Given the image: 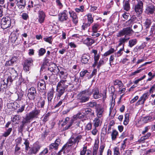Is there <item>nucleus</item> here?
<instances>
[{"instance_id":"nucleus-60","label":"nucleus","mask_w":155,"mask_h":155,"mask_svg":"<svg viewBox=\"0 0 155 155\" xmlns=\"http://www.w3.org/2000/svg\"><path fill=\"white\" fill-rule=\"evenodd\" d=\"M25 106L22 105L21 107L18 109L17 110V112L18 113L22 112L24 110Z\"/></svg>"},{"instance_id":"nucleus-48","label":"nucleus","mask_w":155,"mask_h":155,"mask_svg":"<svg viewBox=\"0 0 155 155\" xmlns=\"http://www.w3.org/2000/svg\"><path fill=\"white\" fill-rule=\"evenodd\" d=\"M15 2H7V6L10 8H12L15 6Z\"/></svg>"},{"instance_id":"nucleus-56","label":"nucleus","mask_w":155,"mask_h":155,"mask_svg":"<svg viewBox=\"0 0 155 155\" xmlns=\"http://www.w3.org/2000/svg\"><path fill=\"white\" fill-rule=\"evenodd\" d=\"M20 117L19 115H15L13 118L12 121L13 122H17L19 120Z\"/></svg>"},{"instance_id":"nucleus-24","label":"nucleus","mask_w":155,"mask_h":155,"mask_svg":"<svg viewBox=\"0 0 155 155\" xmlns=\"http://www.w3.org/2000/svg\"><path fill=\"white\" fill-rule=\"evenodd\" d=\"M93 124L94 127H97L101 125V122L100 121L99 118L96 117L93 120Z\"/></svg>"},{"instance_id":"nucleus-3","label":"nucleus","mask_w":155,"mask_h":155,"mask_svg":"<svg viewBox=\"0 0 155 155\" xmlns=\"http://www.w3.org/2000/svg\"><path fill=\"white\" fill-rule=\"evenodd\" d=\"M40 110H39L35 109L26 114V117L23 120L22 126H23L26 124L30 123L31 120L34 118H37L39 115Z\"/></svg>"},{"instance_id":"nucleus-18","label":"nucleus","mask_w":155,"mask_h":155,"mask_svg":"<svg viewBox=\"0 0 155 155\" xmlns=\"http://www.w3.org/2000/svg\"><path fill=\"white\" fill-rule=\"evenodd\" d=\"M40 147L38 145H35L32 147L28 151V154L32 155L36 154L40 149Z\"/></svg>"},{"instance_id":"nucleus-41","label":"nucleus","mask_w":155,"mask_h":155,"mask_svg":"<svg viewBox=\"0 0 155 155\" xmlns=\"http://www.w3.org/2000/svg\"><path fill=\"white\" fill-rule=\"evenodd\" d=\"M94 114V112L92 109L90 108H86V115H93Z\"/></svg>"},{"instance_id":"nucleus-39","label":"nucleus","mask_w":155,"mask_h":155,"mask_svg":"<svg viewBox=\"0 0 155 155\" xmlns=\"http://www.w3.org/2000/svg\"><path fill=\"white\" fill-rule=\"evenodd\" d=\"M118 134V132L116 130H113L111 134V138L113 140H115Z\"/></svg>"},{"instance_id":"nucleus-58","label":"nucleus","mask_w":155,"mask_h":155,"mask_svg":"<svg viewBox=\"0 0 155 155\" xmlns=\"http://www.w3.org/2000/svg\"><path fill=\"white\" fill-rule=\"evenodd\" d=\"M23 80L22 78L20 77L18 79V81L16 82V84L17 85H19L21 84V83L23 81Z\"/></svg>"},{"instance_id":"nucleus-31","label":"nucleus","mask_w":155,"mask_h":155,"mask_svg":"<svg viewBox=\"0 0 155 155\" xmlns=\"http://www.w3.org/2000/svg\"><path fill=\"white\" fill-rule=\"evenodd\" d=\"M105 147V144H101L100 147L98 152L97 153V155H102Z\"/></svg>"},{"instance_id":"nucleus-17","label":"nucleus","mask_w":155,"mask_h":155,"mask_svg":"<svg viewBox=\"0 0 155 155\" xmlns=\"http://www.w3.org/2000/svg\"><path fill=\"white\" fill-rule=\"evenodd\" d=\"M92 93H93V97L95 99H97L101 97L102 94L99 92V89L97 87H95L92 90Z\"/></svg>"},{"instance_id":"nucleus-62","label":"nucleus","mask_w":155,"mask_h":155,"mask_svg":"<svg viewBox=\"0 0 155 155\" xmlns=\"http://www.w3.org/2000/svg\"><path fill=\"white\" fill-rule=\"evenodd\" d=\"M22 18L25 20H27L28 17V15L26 13H23L22 15Z\"/></svg>"},{"instance_id":"nucleus-54","label":"nucleus","mask_w":155,"mask_h":155,"mask_svg":"<svg viewBox=\"0 0 155 155\" xmlns=\"http://www.w3.org/2000/svg\"><path fill=\"white\" fill-rule=\"evenodd\" d=\"M124 49V47H123L122 48H121L115 54L116 55L117 57H118L120 56L122 54V51Z\"/></svg>"},{"instance_id":"nucleus-47","label":"nucleus","mask_w":155,"mask_h":155,"mask_svg":"<svg viewBox=\"0 0 155 155\" xmlns=\"http://www.w3.org/2000/svg\"><path fill=\"white\" fill-rule=\"evenodd\" d=\"M46 52V50L44 48H40L38 51V54L39 56L43 55Z\"/></svg>"},{"instance_id":"nucleus-12","label":"nucleus","mask_w":155,"mask_h":155,"mask_svg":"<svg viewBox=\"0 0 155 155\" xmlns=\"http://www.w3.org/2000/svg\"><path fill=\"white\" fill-rule=\"evenodd\" d=\"M149 96L148 92L143 94L139 98L138 101L136 103V105H138L140 104H143L145 101L147 100Z\"/></svg>"},{"instance_id":"nucleus-14","label":"nucleus","mask_w":155,"mask_h":155,"mask_svg":"<svg viewBox=\"0 0 155 155\" xmlns=\"http://www.w3.org/2000/svg\"><path fill=\"white\" fill-rule=\"evenodd\" d=\"M145 12L147 15H155V6L152 5L148 6L146 8Z\"/></svg>"},{"instance_id":"nucleus-8","label":"nucleus","mask_w":155,"mask_h":155,"mask_svg":"<svg viewBox=\"0 0 155 155\" xmlns=\"http://www.w3.org/2000/svg\"><path fill=\"white\" fill-rule=\"evenodd\" d=\"M137 3L134 6V10L137 14H140L142 13L143 3L140 0H137Z\"/></svg>"},{"instance_id":"nucleus-27","label":"nucleus","mask_w":155,"mask_h":155,"mask_svg":"<svg viewBox=\"0 0 155 155\" xmlns=\"http://www.w3.org/2000/svg\"><path fill=\"white\" fill-rule=\"evenodd\" d=\"M18 36L15 33H12L10 36V40L12 43H14L18 39Z\"/></svg>"},{"instance_id":"nucleus-34","label":"nucleus","mask_w":155,"mask_h":155,"mask_svg":"<svg viewBox=\"0 0 155 155\" xmlns=\"http://www.w3.org/2000/svg\"><path fill=\"white\" fill-rule=\"evenodd\" d=\"M114 84L115 86L117 85L119 89H120L123 86V84L121 81L118 80L114 81Z\"/></svg>"},{"instance_id":"nucleus-5","label":"nucleus","mask_w":155,"mask_h":155,"mask_svg":"<svg viewBox=\"0 0 155 155\" xmlns=\"http://www.w3.org/2000/svg\"><path fill=\"white\" fill-rule=\"evenodd\" d=\"M1 27L5 29L9 27L11 25V20L10 18L8 17L3 18L1 21Z\"/></svg>"},{"instance_id":"nucleus-44","label":"nucleus","mask_w":155,"mask_h":155,"mask_svg":"<svg viewBox=\"0 0 155 155\" xmlns=\"http://www.w3.org/2000/svg\"><path fill=\"white\" fill-rule=\"evenodd\" d=\"M87 20L88 22L92 23L93 22V18L92 17V15L91 13L87 14Z\"/></svg>"},{"instance_id":"nucleus-42","label":"nucleus","mask_w":155,"mask_h":155,"mask_svg":"<svg viewBox=\"0 0 155 155\" xmlns=\"http://www.w3.org/2000/svg\"><path fill=\"white\" fill-rule=\"evenodd\" d=\"M114 48H111L109 49L108 51L105 52L104 54V56L106 57L108 55L114 52Z\"/></svg>"},{"instance_id":"nucleus-29","label":"nucleus","mask_w":155,"mask_h":155,"mask_svg":"<svg viewBox=\"0 0 155 155\" xmlns=\"http://www.w3.org/2000/svg\"><path fill=\"white\" fill-rule=\"evenodd\" d=\"M137 40L136 38H134L130 40L128 42V46L130 48L132 47L137 43Z\"/></svg>"},{"instance_id":"nucleus-43","label":"nucleus","mask_w":155,"mask_h":155,"mask_svg":"<svg viewBox=\"0 0 155 155\" xmlns=\"http://www.w3.org/2000/svg\"><path fill=\"white\" fill-rule=\"evenodd\" d=\"M152 23L151 20L150 19H147L145 22V24L146 26V28H148L150 27V25Z\"/></svg>"},{"instance_id":"nucleus-63","label":"nucleus","mask_w":155,"mask_h":155,"mask_svg":"<svg viewBox=\"0 0 155 155\" xmlns=\"http://www.w3.org/2000/svg\"><path fill=\"white\" fill-rule=\"evenodd\" d=\"M16 144L17 145L20 144H21V141H22V138L21 137L18 138L16 140Z\"/></svg>"},{"instance_id":"nucleus-16","label":"nucleus","mask_w":155,"mask_h":155,"mask_svg":"<svg viewBox=\"0 0 155 155\" xmlns=\"http://www.w3.org/2000/svg\"><path fill=\"white\" fill-rule=\"evenodd\" d=\"M70 17L72 18V21L75 25L78 22V17L75 12L72 11L69 12Z\"/></svg>"},{"instance_id":"nucleus-20","label":"nucleus","mask_w":155,"mask_h":155,"mask_svg":"<svg viewBox=\"0 0 155 155\" xmlns=\"http://www.w3.org/2000/svg\"><path fill=\"white\" fill-rule=\"evenodd\" d=\"M61 140L59 139H57L54 143H51L49 145V150H51L53 149H57L58 146L60 143Z\"/></svg>"},{"instance_id":"nucleus-6","label":"nucleus","mask_w":155,"mask_h":155,"mask_svg":"<svg viewBox=\"0 0 155 155\" xmlns=\"http://www.w3.org/2000/svg\"><path fill=\"white\" fill-rule=\"evenodd\" d=\"M133 32L132 30L130 27H127L123 28L117 34V36L120 37L124 35L130 36Z\"/></svg>"},{"instance_id":"nucleus-33","label":"nucleus","mask_w":155,"mask_h":155,"mask_svg":"<svg viewBox=\"0 0 155 155\" xmlns=\"http://www.w3.org/2000/svg\"><path fill=\"white\" fill-rule=\"evenodd\" d=\"M151 119L152 117L150 116L143 117L141 118V121L142 122V123H146Z\"/></svg>"},{"instance_id":"nucleus-25","label":"nucleus","mask_w":155,"mask_h":155,"mask_svg":"<svg viewBox=\"0 0 155 155\" xmlns=\"http://www.w3.org/2000/svg\"><path fill=\"white\" fill-rule=\"evenodd\" d=\"M100 28V24L98 23H94L93 24L92 27L93 32L94 33H96L97 32L98 30Z\"/></svg>"},{"instance_id":"nucleus-64","label":"nucleus","mask_w":155,"mask_h":155,"mask_svg":"<svg viewBox=\"0 0 155 155\" xmlns=\"http://www.w3.org/2000/svg\"><path fill=\"white\" fill-rule=\"evenodd\" d=\"M43 84H46L45 81L43 80H41L38 84V86H42Z\"/></svg>"},{"instance_id":"nucleus-15","label":"nucleus","mask_w":155,"mask_h":155,"mask_svg":"<svg viewBox=\"0 0 155 155\" xmlns=\"http://www.w3.org/2000/svg\"><path fill=\"white\" fill-rule=\"evenodd\" d=\"M38 21L41 24L44 22L46 17L45 13L42 10H40L38 12Z\"/></svg>"},{"instance_id":"nucleus-35","label":"nucleus","mask_w":155,"mask_h":155,"mask_svg":"<svg viewBox=\"0 0 155 155\" xmlns=\"http://www.w3.org/2000/svg\"><path fill=\"white\" fill-rule=\"evenodd\" d=\"M12 79V78L11 76H9L6 79V81L5 79L3 80L5 84L7 85L8 84H10L13 81Z\"/></svg>"},{"instance_id":"nucleus-49","label":"nucleus","mask_w":155,"mask_h":155,"mask_svg":"<svg viewBox=\"0 0 155 155\" xmlns=\"http://www.w3.org/2000/svg\"><path fill=\"white\" fill-rule=\"evenodd\" d=\"M87 150V147L86 146H84L83 147L82 150L80 152L81 155H84L86 153Z\"/></svg>"},{"instance_id":"nucleus-45","label":"nucleus","mask_w":155,"mask_h":155,"mask_svg":"<svg viewBox=\"0 0 155 155\" xmlns=\"http://www.w3.org/2000/svg\"><path fill=\"white\" fill-rule=\"evenodd\" d=\"M12 128H8L6 131L3 134V136L5 137H7L8 136L11 132L12 131Z\"/></svg>"},{"instance_id":"nucleus-50","label":"nucleus","mask_w":155,"mask_h":155,"mask_svg":"<svg viewBox=\"0 0 155 155\" xmlns=\"http://www.w3.org/2000/svg\"><path fill=\"white\" fill-rule=\"evenodd\" d=\"M5 5L3 6H0V17H2L3 15V9L5 8Z\"/></svg>"},{"instance_id":"nucleus-21","label":"nucleus","mask_w":155,"mask_h":155,"mask_svg":"<svg viewBox=\"0 0 155 155\" xmlns=\"http://www.w3.org/2000/svg\"><path fill=\"white\" fill-rule=\"evenodd\" d=\"M61 71L58 68V70L60 78L61 79H65L67 77L68 75V73L65 72V70L64 69L60 67Z\"/></svg>"},{"instance_id":"nucleus-37","label":"nucleus","mask_w":155,"mask_h":155,"mask_svg":"<svg viewBox=\"0 0 155 155\" xmlns=\"http://www.w3.org/2000/svg\"><path fill=\"white\" fill-rule=\"evenodd\" d=\"M53 38L52 36L50 37H46L43 38L44 40L46 42H48L50 44H51Z\"/></svg>"},{"instance_id":"nucleus-19","label":"nucleus","mask_w":155,"mask_h":155,"mask_svg":"<svg viewBox=\"0 0 155 155\" xmlns=\"http://www.w3.org/2000/svg\"><path fill=\"white\" fill-rule=\"evenodd\" d=\"M16 4L18 8L21 10L23 9L26 5L25 0H16Z\"/></svg>"},{"instance_id":"nucleus-38","label":"nucleus","mask_w":155,"mask_h":155,"mask_svg":"<svg viewBox=\"0 0 155 155\" xmlns=\"http://www.w3.org/2000/svg\"><path fill=\"white\" fill-rule=\"evenodd\" d=\"M54 92L53 91H50L48 94V99L49 103L51 102L53 97Z\"/></svg>"},{"instance_id":"nucleus-52","label":"nucleus","mask_w":155,"mask_h":155,"mask_svg":"<svg viewBox=\"0 0 155 155\" xmlns=\"http://www.w3.org/2000/svg\"><path fill=\"white\" fill-rule=\"evenodd\" d=\"M155 92V84H153L150 88L149 92L150 94H152Z\"/></svg>"},{"instance_id":"nucleus-4","label":"nucleus","mask_w":155,"mask_h":155,"mask_svg":"<svg viewBox=\"0 0 155 155\" xmlns=\"http://www.w3.org/2000/svg\"><path fill=\"white\" fill-rule=\"evenodd\" d=\"M92 94L91 90L88 88L81 92L78 95V99L81 103L88 101L89 99V96Z\"/></svg>"},{"instance_id":"nucleus-13","label":"nucleus","mask_w":155,"mask_h":155,"mask_svg":"<svg viewBox=\"0 0 155 155\" xmlns=\"http://www.w3.org/2000/svg\"><path fill=\"white\" fill-rule=\"evenodd\" d=\"M104 110V107L100 104H98L97 107H95V112L98 118H101L102 117Z\"/></svg>"},{"instance_id":"nucleus-2","label":"nucleus","mask_w":155,"mask_h":155,"mask_svg":"<svg viewBox=\"0 0 155 155\" xmlns=\"http://www.w3.org/2000/svg\"><path fill=\"white\" fill-rule=\"evenodd\" d=\"M82 137L81 135H79L71 138L68 141L63 147L61 150L62 151L64 150V152L66 150L67 151H69L71 149V146L75 143H77L78 144Z\"/></svg>"},{"instance_id":"nucleus-32","label":"nucleus","mask_w":155,"mask_h":155,"mask_svg":"<svg viewBox=\"0 0 155 155\" xmlns=\"http://www.w3.org/2000/svg\"><path fill=\"white\" fill-rule=\"evenodd\" d=\"M84 42L88 45L91 46L94 42V41L91 38H87L84 40Z\"/></svg>"},{"instance_id":"nucleus-9","label":"nucleus","mask_w":155,"mask_h":155,"mask_svg":"<svg viewBox=\"0 0 155 155\" xmlns=\"http://www.w3.org/2000/svg\"><path fill=\"white\" fill-rule=\"evenodd\" d=\"M58 20L61 22L67 21L68 18L67 11L64 10L58 15Z\"/></svg>"},{"instance_id":"nucleus-55","label":"nucleus","mask_w":155,"mask_h":155,"mask_svg":"<svg viewBox=\"0 0 155 155\" xmlns=\"http://www.w3.org/2000/svg\"><path fill=\"white\" fill-rule=\"evenodd\" d=\"M24 144L25 145V150H28V148L29 147V143L28 141L27 140H25V142L24 143Z\"/></svg>"},{"instance_id":"nucleus-26","label":"nucleus","mask_w":155,"mask_h":155,"mask_svg":"<svg viewBox=\"0 0 155 155\" xmlns=\"http://www.w3.org/2000/svg\"><path fill=\"white\" fill-rule=\"evenodd\" d=\"M151 135L150 133H147L145 136L141 137L140 139L138 140V142L140 143H144V140L148 138Z\"/></svg>"},{"instance_id":"nucleus-61","label":"nucleus","mask_w":155,"mask_h":155,"mask_svg":"<svg viewBox=\"0 0 155 155\" xmlns=\"http://www.w3.org/2000/svg\"><path fill=\"white\" fill-rule=\"evenodd\" d=\"M125 143L126 142L125 140L123 142V143L121 144L120 150H123L125 148L126 146Z\"/></svg>"},{"instance_id":"nucleus-7","label":"nucleus","mask_w":155,"mask_h":155,"mask_svg":"<svg viewBox=\"0 0 155 155\" xmlns=\"http://www.w3.org/2000/svg\"><path fill=\"white\" fill-rule=\"evenodd\" d=\"M84 116L81 113H78L77 114L74 115L73 117V119L71 120L68 126H66L63 128V130H65L70 128V127L72 126L73 123L75 121V119H76L78 118H82L84 117Z\"/></svg>"},{"instance_id":"nucleus-36","label":"nucleus","mask_w":155,"mask_h":155,"mask_svg":"<svg viewBox=\"0 0 155 155\" xmlns=\"http://www.w3.org/2000/svg\"><path fill=\"white\" fill-rule=\"evenodd\" d=\"M97 105L98 104H97L96 102L93 101L89 102L87 104V105L88 107L91 108H93L94 107H97Z\"/></svg>"},{"instance_id":"nucleus-11","label":"nucleus","mask_w":155,"mask_h":155,"mask_svg":"<svg viewBox=\"0 0 155 155\" xmlns=\"http://www.w3.org/2000/svg\"><path fill=\"white\" fill-rule=\"evenodd\" d=\"M37 91L35 88L32 87L28 90L27 96L30 100H34Z\"/></svg>"},{"instance_id":"nucleus-51","label":"nucleus","mask_w":155,"mask_h":155,"mask_svg":"<svg viewBox=\"0 0 155 155\" xmlns=\"http://www.w3.org/2000/svg\"><path fill=\"white\" fill-rule=\"evenodd\" d=\"M49 113H48L44 117V118L43 120V123H45L48 119V117L49 116Z\"/></svg>"},{"instance_id":"nucleus-30","label":"nucleus","mask_w":155,"mask_h":155,"mask_svg":"<svg viewBox=\"0 0 155 155\" xmlns=\"http://www.w3.org/2000/svg\"><path fill=\"white\" fill-rule=\"evenodd\" d=\"M98 142L97 143L96 141L94 143L93 147V150L92 151V155H97V153L98 151V148L99 147Z\"/></svg>"},{"instance_id":"nucleus-28","label":"nucleus","mask_w":155,"mask_h":155,"mask_svg":"<svg viewBox=\"0 0 155 155\" xmlns=\"http://www.w3.org/2000/svg\"><path fill=\"white\" fill-rule=\"evenodd\" d=\"M129 38H121L119 39L118 41L119 44L117 45L118 47H119L121 45H123V47H124V45L125 42H127Z\"/></svg>"},{"instance_id":"nucleus-53","label":"nucleus","mask_w":155,"mask_h":155,"mask_svg":"<svg viewBox=\"0 0 155 155\" xmlns=\"http://www.w3.org/2000/svg\"><path fill=\"white\" fill-rule=\"evenodd\" d=\"M14 64V63L10 59L6 62L5 65L6 66H8L12 65Z\"/></svg>"},{"instance_id":"nucleus-10","label":"nucleus","mask_w":155,"mask_h":155,"mask_svg":"<svg viewBox=\"0 0 155 155\" xmlns=\"http://www.w3.org/2000/svg\"><path fill=\"white\" fill-rule=\"evenodd\" d=\"M33 61L31 58H28L25 61L24 63V70L26 72L29 71L31 66L33 65Z\"/></svg>"},{"instance_id":"nucleus-23","label":"nucleus","mask_w":155,"mask_h":155,"mask_svg":"<svg viewBox=\"0 0 155 155\" xmlns=\"http://www.w3.org/2000/svg\"><path fill=\"white\" fill-rule=\"evenodd\" d=\"M90 58V56L86 54H84L81 57V61L84 64L87 63L89 59Z\"/></svg>"},{"instance_id":"nucleus-57","label":"nucleus","mask_w":155,"mask_h":155,"mask_svg":"<svg viewBox=\"0 0 155 155\" xmlns=\"http://www.w3.org/2000/svg\"><path fill=\"white\" fill-rule=\"evenodd\" d=\"M104 64V61L103 60L100 59L97 66V68H99L101 66Z\"/></svg>"},{"instance_id":"nucleus-46","label":"nucleus","mask_w":155,"mask_h":155,"mask_svg":"<svg viewBox=\"0 0 155 155\" xmlns=\"http://www.w3.org/2000/svg\"><path fill=\"white\" fill-rule=\"evenodd\" d=\"M114 155H120L119 148L117 147H115L114 148Z\"/></svg>"},{"instance_id":"nucleus-22","label":"nucleus","mask_w":155,"mask_h":155,"mask_svg":"<svg viewBox=\"0 0 155 155\" xmlns=\"http://www.w3.org/2000/svg\"><path fill=\"white\" fill-rule=\"evenodd\" d=\"M123 8L124 10L128 11L130 8V5L128 0H124L123 1Z\"/></svg>"},{"instance_id":"nucleus-40","label":"nucleus","mask_w":155,"mask_h":155,"mask_svg":"<svg viewBox=\"0 0 155 155\" xmlns=\"http://www.w3.org/2000/svg\"><path fill=\"white\" fill-rule=\"evenodd\" d=\"M84 7L83 5H81L79 7V8H77L75 9V10L77 12L79 13L80 12H83L84 11Z\"/></svg>"},{"instance_id":"nucleus-1","label":"nucleus","mask_w":155,"mask_h":155,"mask_svg":"<svg viewBox=\"0 0 155 155\" xmlns=\"http://www.w3.org/2000/svg\"><path fill=\"white\" fill-rule=\"evenodd\" d=\"M70 84L67 82L66 80H61L58 83L57 86L56 91L57 98L59 99L64 94L65 89L68 87Z\"/></svg>"},{"instance_id":"nucleus-59","label":"nucleus","mask_w":155,"mask_h":155,"mask_svg":"<svg viewBox=\"0 0 155 155\" xmlns=\"http://www.w3.org/2000/svg\"><path fill=\"white\" fill-rule=\"evenodd\" d=\"M48 150L47 148H45L39 154V155H45L48 153Z\"/></svg>"}]
</instances>
